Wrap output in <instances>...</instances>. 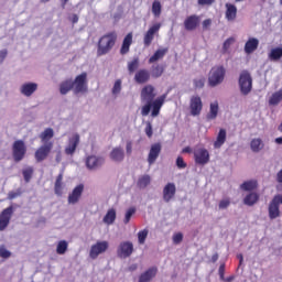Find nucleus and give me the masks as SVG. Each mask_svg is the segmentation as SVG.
Instances as JSON below:
<instances>
[{
    "label": "nucleus",
    "instance_id": "obj_1",
    "mask_svg": "<svg viewBox=\"0 0 282 282\" xmlns=\"http://www.w3.org/2000/svg\"><path fill=\"white\" fill-rule=\"evenodd\" d=\"M164 96H161L155 99V87H153L152 85H145L141 89V100L142 102H147V105L142 107L141 116H149L152 109V118H158V116H160V110L164 105Z\"/></svg>",
    "mask_w": 282,
    "mask_h": 282
},
{
    "label": "nucleus",
    "instance_id": "obj_2",
    "mask_svg": "<svg viewBox=\"0 0 282 282\" xmlns=\"http://www.w3.org/2000/svg\"><path fill=\"white\" fill-rule=\"evenodd\" d=\"M118 41V33L116 31H111L102 35L97 44V55L105 56L109 54L111 50L116 46V42Z\"/></svg>",
    "mask_w": 282,
    "mask_h": 282
},
{
    "label": "nucleus",
    "instance_id": "obj_3",
    "mask_svg": "<svg viewBox=\"0 0 282 282\" xmlns=\"http://www.w3.org/2000/svg\"><path fill=\"white\" fill-rule=\"evenodd\" d=\"M226 78V67L223 65L214 66L208 74V85L209 87H217L221 85Z\"/></svg>",
    "mask_w": 282,
    "mask_h": 282
},
{
    "label": "nucleus",
    "instance_id": "obj_4",
    "mask_svg": "<svg viewBox=\"0 0 282 282\" xmlns=\"http://www.w3.org/2000/svg\"><path fill=\"white\" fill-rule=\"evenodd\" d=\"M28 153V145H25V141L15 140L12 144V158L14 162H22L25 160V155Z\"/></svg>",
    "mask_w": 282,
    "mask_h": 282
},
{
    "label": "nucleus",
    "instance_id": "obj_5",
    "mask_svg": "<svg viewBox=\"0 0 282 282\" xmlns=\"http://www.w3.org/2000/svg\"><path fill=\"white\" fill-rule=\"evenodd\" d=\"M238 83L242 96H248L252 91V76L248 70L240 73Z\"/></svg>",
    "mask_w": 282,
    "mask_h": 282
},
{
    "label": "nucleus",
    "instance_id": "obj_6",
    "mask_svg": "<svg viewBox=\"0 0 282 282\" xmlns=\"http://www.w3.org/2000/svg\"><path fill=\"white\" fill-rule=\"evenodd\" d=\"M281 194L273 196L268 206L269 219H278L281 217Z\"/></svg>",
    "mask_w": 282,
    "mask_h": 282
},
{
    "label": "nucleus",
    "instance_id": "obj_7",
    "mask_svg": "<svg viewBox=\"0 0 282 282\" xmlns=\"http://www.w3.org/2000/svg\"><path fill=\"white\" fill-rule=\"evenodd\" d=\"M72 89L76 95L87 94V73H82L75 78V80L72 83Z\"/></svg>",
    "mask_w": 282,
    "mask_h": 282
},
{
    "label": "nucleus",
    "instance_id": "obj_8",
    "mask_svg": "<svg viewBox=\"0 0 282 282\" xmlns=\"http://www.w3.org/2000/svg\"><path fill=\"white\" fill-rule=\"evenodd\" d=\"M109 250V242L107 240L97 241L90 247L89 257L90 259H98L99 254H105Z\"/></svg>",
    "mask_w": 282,
    "mask_h": 282
},
{
    "label": "nucleus",
    "instance_id": "obj_9",
    "mask_svg": "<svg viewBox=\"0 0 282 282\" xmlns=\"http://www.w3.org/2000/svg\"><path fill=\"white\" fill-rule=\"evenodd\" d=\"M52 149H54L53 142H47L46 144L41 145L34 153L36 162H43L47 160V156L50 153H52Z\"/></svg>",
    "mask_w": 282,
    "mask_h": 282
},
{
    "label": "nucleus",
    "instance_id": "obj_10",
    "mask_svg": "<svg viewBox=\"0 0 282 282\" xmlns=\"http://www.w3.org/2000/svg\"><path fill=\"white\" fill-rule=\"evenodd\" d=\"M14 215V207L11 205L4 208L0 214V232H3L8 226H10V219Z\"/></svg>",
    "mask_w": 282,
    "mask_h": 282
},
{
    "label": "nucleus",
    "instance_id": "obj_11",
    "mask_svg": "<svg viewBox=\"0 0 282 282\" xmlns=\"http://www.w3.org/2000/svg\"><path fill=\"white\" fill-rule=\"evenodd\" d=\"M194 160L196 164L204 166L210 162V153L206 148H200L194 151Z\"/></svg>",
    "mask_w": 282,
    "mask_h": 282
},
{
    "label": "nucleus",
    "instance_id": "obj_12",
    "mask_svg": "<svg viewBox=\"0 0 282 282\" xmlns=\"http://www.w3.org/2000/svg\"><path fill=\"white\" fill-rule=\"evenodd\" d=\"M204 109V104L202 102V97L194 95L189 99V111L191 116H199Z\"/></svg>",
    "mask_w": 282,
    "mask_h": 282
},
{
    "label": "nucleus",
    "instance_id": "obj_13",
    "mask_svg": "<svg viewBox=\"0 0 282 282\" xmlns=\"http://www.w3.org/2000/svg\"><path fill=\"white\" fill-rule=\"evenodd\" d=\"M160 28H162V24L155 23L147 31V33L143 36V44L145 47H150L153 43V39H155V34L160 32Z\"/></svg>",
    "mask_w": 282,
    "mask_h": 282
},
{
    "label": "nucleus",
    "instance_id": "obj_14",
    "mask_svg": "<svg viewBox=\"0 0 282 282\" xmlns=\"http://www.w3.org/2000/svg\"><path fill=\"white\" fill-rule=\"evenodd\" d=\"M117 254L120 259H128L130 254H133V243L129 241L121 242L117 249Z\"/></svg>",
    "mask_w": 282,
    "mask_h": 282
},
{
    "label": "nucleus",
    "instance_id": "obj_15",
    "mask_svg": "<svg viewBox=\"0 0 282 282\" xmlns=\"http://www.w3.org/2000/svg\"><path fill=\"white\" fill-rule=\"evenodd\" d=\"M151 80V72L147 68H141L134 74V82L138 85H144Z\"/></svg>",
    "mask_w": 282,
    "mask_h": 282
},
{
    "label": "nucleus",
    "instance_id": "obj_16",
    "mask_svg": "<svg viewBox=\"0 0 282 282\" xmlns=\"http://www.w3.org/2000/svg\"><path fill=\"white\" fill-rule=\"evenodd\" d=\"M160 153H162V144L160 143L152 144L148 155L149 164H155V160L160 158Z\"/></svg>",
    "mask_w": 282,
    "mask_h": 282
},
{
    "label": "nucleus",
    "instance_id": "obj_17",
    "mask_svg": "<svg viewBox=\"0 0 282 282\" xmlns=\"http://www.w3.org/2000/svg\"><path fill=\"white\" fill-rule=\"evenodd\" d=\"M199 25V15H189L184 21V28L187 32H193V30H197Z\"/></svg>",
    "mask_w": 282,
    "mask_h": 282
},
{
    "label": "nucleus",
    "instance_id": "obj_18",
    "mask_svg": "<svg viewBox=\"0 0 282 282\" xmlns=\"http://www.w3.org/2000/svg\"><path fill=\"white\" fill-rule=\"evenodd\" d=\"M177 192V188L175 187L174 183H167L163 188V200L169 204L173 197H175V193Z\"/></svg>",
    "mask_w": 282,
    "mask_h": 282
},
{
    "label": "nucleus",
    "instance_id": "obj_19",
    "mask_svg": "<svg viewBox=\"0 0 282 282\" xmlns=\"http://www.w3.org/2000/svg\"><path fill=\"white\" fill-rule=\"evenodd\" d=\"M36 89H39V84L25 83L21 86L20 93L22 94V96L30 98V96H32V94H34V91H36Z\"/></svg>",
    "mask_w": 282,
    "mask_h": 282
},
{
    "label": "nucleus",
    "instance_id": "obj_20",
    "mask_svg": "<svg viewBox=\"0 0 282 282\" xmlns=\"http://www.w3.org/2000/svg\"><path fill=\"white\" fill-rule=\"evenodd\" d=\"M131 45H133V33H128L121 44L120 54L124 56V54H129V50H131Z\"/></svg>",
    "mask_w": 282,
    "mask_h": 282
},
{
    "label": "nucleus",
    "instance_id": "obj_21",
    "mask_svg": "<svg viewBox=\"0 0 282 282\" xmlns=\"http://www.w3.org/2000/svg\"><path fill=\"white\" fill-rule=\"evenodd\" d=\"M169 54V47L158 48L154 54L149 58V65H153V63H158V61H162L164 56Z\"/></svg>",
    "mask_w": 282,
    "mask_h": 282
},
{
    "label": "nucleus",
    "instance_id": "obj_22",
    "mask_svg": "<svg viewBox=\"0 0 282 282\" xmlns=\"http://www.w3.org/2000/svg\"><path fill=\"white\" fill-rule=\"evenodd\" d=\"M225 8H226L225 17L227 21H235L237 19V6L232 3H226Z\"/></svg>",
    "mask_w": 282,
    "mask_h": 282
},
{
    "label": "nucleus",
    "instance_id": "obj_23",
    "mask_svg": "<svg viewBox=\"0 0 282 282\" xmlns=\"http://www.w3.org/2000/svg\"><path fill=\"white\" fill-rule=\"evenodd\" d=\"M155 274H158V267H152L140 275L139 282H149Z\"/></svg>",
    "mask_w": 282,
    "mask_h": 282
},
{
    "label": "nucleus",
    "instance_id": "obj_24",
    "mask_svg": "<svg viewBox=\"0 0 282 282\" xmlns=\"http://www.w3.org/2000/svg\"><path fill=\"white\" fill-rule=\"evenodd\" d=\"M65 188V183H63V173H59L55 180L54 193L57 197L63 195V189Z\"/></svg>",
    "mask_w": 282,
    "mask_h": 282
},
{
    "label": "nucleus",
    "instance_id": "obj_25",
    "mask_svg": "<svg viewBox=\"0 0 282 282\" xmlns=\"http://www.w3.org/2000/svg\"><path fill=\"white\" fill-rule=\"evenodd\" d=\"M83 191H85V185H77L72 192V204H78L80 202V197H83Z\"/></svg>",
    "mask_w": 282,
    "mask_h": 282
},
{
    "label": "nucleus",
    "instance_id": "obj_26",
    "mask_svg": "<svg viewBox=\"0 0 282 282\" xmlns=\"http://www.w3.org/2000/svg\"><path fill=\"white\" fill-rule=\"evenodd\" d=\"M259 47V41L257 37L249 39L245 44V52L246 54H252Z\"/></svg>",
    "mask_w": 282,
    "mask_h": 282
},
{
    "label": "nucleus",
    "instance_id": "obj_27",
    "mask_svg": "<svg viewBox=\"0 0 282 282\" xmlns=\"http://www.w3.org/2000/svg\"><path fill=\"white\" fill-rule=\"evenodd\" d=\"M110 160L113 162H122V160H124V150H122V148H113L110 152Z\"/></svg>",
    "mask_w": 282,
    "mask_h": 282
},
{
    "label": "nucleus",
    "instance_id": "obj_28",
    "mask_svg": "<svg viewBox=\"0 0 282 282\" xmlns=\"http://www.w3.org/2000/svg\"><path fill=\"white\" fill-rule=\"evenodd\" d=\"M218 113H219V102L214 101L209 106V112L207 113L206 118L207 120H215L217 119Z\"/></svg>",
    "mask_w": 282,
    "mask_h": 282
},
{
    "label": "nucleus",
    "instance_id": "obj_29",
    "mask_svg": "<svg viewBox=\"0 0 282 282\" xmlns=\"http://www.w3.org/2000/svg\"><path fill=\"white\" fill-rule=\"evenodd\" d=\"M224 144H226V129H220L214 142V149H221Z\"/></svg>",
    "mask_w": 282,
    "mask_h": 282
},
{
    "label": "nucleus",
    "instance_id": "obj_30",
    "mask_svg": "<svg viewBox=\"0 0 282 282\" xmlns=\"http://www.w3.org/2000/svg\"><path fill=\"white\" fill-rule=\"evenodd\" d=\"M105 161L97 156H88L86 160V165L88 169H98Z\"/></svg>",
    "mask_w": 282,
    "mask_h": 282
},
{
    "label": "nucleus",
    "instance_id": "obj_31",
    "mask_svg": "<svg viewBox=\"0 0 282 282\" xmlns=\"http://www.w3.org/2000/svg\"><path fill=\"white\" fill-rule=\"evenodd\" d=\"M102 221H104V224H106L107 226L113 225L115 221H116V209H113V208L108 209V212H107L106 215L104 216Z\"/></svg>",
    "mask_w": 282,
    "mask_h": 282
},
{
    "label": "nucleus",
    "instance_id": "obj_32",
    "mask_svg": "<svg viewBox=\"0 0 282 282\" xmlns=\"http://www.w3.org/2000/svg\"><path fill=\"white\" fill-rule=\"evenodd\" d=\"M259 183L256 180L246 181L240 185L241 191H257Z\"/></svg>",
    "mask_w": 282,
    "mask_h": 282
},
{
    "label": "nucleus",
    "instance_id": "obj_33",
    "mask_svg": "<svg viewBox=\"0 0 282 282\" xmlns=\"http://www.w3.org/2000/svg\"><path fill=\"white\" fill-rule=\"evenodd\" d=\"M259 202V194L258 193H249L245 198H243V204L246 206H254Z\"/></svg>",
    "mask_w": 282,
    "mask_h": 282
},
{
    "label": "nucleus",
    "instance_id": "obj_34",
    "mask_svg": "<svg viewBox=\"0 0 282 282\" xmlns=\"http://www.w3.org/2000/svg\"><path fill=\"white\" fill-rule=\"evenodd\" d=\"M54 138V129L52 128H46L41 134L40 139L43 144H47L48 140H52Z\"/></svg>",
    "mask_w": 282,
    "mask_h": 282
},
{
    "label": "nucleus",
    "instance_id": "obj_35",
    "mask_svg": "<svg viewBox=\"0 0 282 282\" xmlns=\"http://www.w3.org/2000/svg\"><path fill=\"white\" fill-rule=\"evenodd\" d=\"M162 74H164V66H162L160 64L152 65L151 74H150V76H152V78H160L162 76Z\"/></svg>",
    "mask_w": 282,
    "mask_h": 282
},
{
    "label": "nucleus",
    "instance_id": "obj_36",
    "mask_svg": "<svg viewBox=\"0 0 282 282\" xmlns=\"http://www.w3.org/2000/svg\"><path fill=\"white\" fill-rule=\"evenodd\" d=\"M152 14L156 19H160V17H162V2H160V0H154L152 2Z\"/></svg>",
    "mask_w": 282,
    "mask_h": 282
},
{
    "label": "nucleus",
    "instance_id": "obj_37",
    "mask_svg": "<svg viewBox=\"0 0 282 282\" xmlns=\"http://www.w3.org/2000/svg\"><path fill=\"white\" fill-rule=\"evenodd\" d=\"M250 147H251V151H253V153H259V151H261L264 147L263 144V140L261 139H252L250 142Z\"/></svg>",
    "mask_w": 282,
    "mask_h": 282
},
{
    "label": "nucleus",
    "instance_id": "obj_38",
    "mask_svg": "<svg viewBox=\"0 0 282 282\" xmlns=\"http://www.w3.org/2000/svg\"><path fill=\"white\" fill-rule=\"evenodd\" d=\"M281 101H282V88L272 94V96L269 99V105L276 107V105H279V102Z\"/></svg>",
    "mask_w": 282,
    "mask_h": 282
},
{
    "label": "nucleus",
    "instance_id": "obj_39",
    "mask_svg": "<svg viewBox=\"0 0 282 282\" xmlns=\"http://www.w3.org/2000/svg\"><path fill=\"white\" fill-rule=\"evenodd\" d=\"M282 58V46L281 47H274L269 53V59L270 61H281Z\"/></svg>",
    "mask_w": 282,
    "mask_h": 282
},
{
    "label": "nucleus",
    "instance_id": "obj_40",
    "mask_svg": "<svg viewBox=\"0 0 282 282\" xmlns=\"http://www.w3.org/2000/svg\"><path fill=\"white\" fill-rule=\"evenodd\" d=\"M149 184H151V176L143 175V176L139 177L137 186L139 188H147L149 186Z\"/></svg>",
    "mask_w": 282,
    "mask_h": 282
},
{
    "label": "nucleus",
    "instance_id": "obj_41",
    "mask_svg": "<svg viewBox=\"0 0 282 282\" xmlns=\"http://www.w3.org/2000/svg\"><path fill=\"white\" fill-rule=\"evenodd\" d=\"M22 175H23L24 182L29 184V182L32 180V175H34V167L29 166L22 170Z\"/></svg>",
    "mask_w": 282,
    "mask_h": 282
},
{
    "label": "nucleus",
    "instance_id": "obj_42",
    "mask_svg": "<svg viewBox=\"0 0 282 282\" xmlns=\"http://www.w3.org/2000/svg\"><path fill=\"white\" fill-rule=\"evenodd\" d=\"M140 67V58L134 57L131 62L128 63L129 74H133Z\"/></svg>",
    "mask_w": 282,
    "mask_h": 282
},
{
    "label": "nucleus",
    "instance_id": "obj_43",
    "mask_svg": "<svg viewBox=\"0 0 282 282\" xmlns=\"http://www.w3.org/2000/svg\"><path fill=\"white\" fill-rule=\"evenodd\" d=\"M59 91L63 95L67 94L68 91H72V80H66L62 83L59 86Z\"/></svg>",
    "mask_w": 282,
    "mask_h": 282
},
{
    "label": "nucleus",
    "instance_id": "obj_44",
    "mask_svg": "<svg viewBox=\"0 0 282 282\" xmlns=\"http://www.w3.org/2000/svg\"><path fill=\"white\" fill-rule=\"evenodd\" d=\"M57 254H65L67 252V241L61 240L56 248Z\"/></svg>",
    "mask_w": 282,
    "mask_h": 282
},
{
    "label": "nucleus",
    "instance_id": "obj_45",
    "mask_svg": "<svg viewBox=\"0 0 282 282\" xmlns=\"http://www.w3.org/2000/svg\"><path fill=\"white\" fill-rule=\"evenodd\" d=\"M147 237H149V229H143L138 232V241L141 246L147 241Z\"/></svg>",
    "mask_w": 282,
    "mask_h": 282
},
{
    "label": "nucleus",
    "instance_id": "obj_46",
    "mask_svg": "<svg viewBox=\"0 0 282 282\" xmlns=\"http://www.w3.org/2000/svg\"><path fill=\"white\" fill-rule=\"evenodd\" d=\"M133 215H135V207H130L126 213L123 224H129V221H131V217H133Z\"/></svg>",
    "mask_w": 282,
    "mask_h": 282
},
{
    "label": "nucleus",
    "instance_id": "obj_47",
    "mask_svg": "<svg viewBox=\"0 0 282 282\" xmlns=\"http://www.w3.org/2000/svg\"><path fill=\"white\" fill-rule=\"evenodd\" d=\"M120 91H122V80L117 79L112 87V94L116 96V95L120 94Z\"/></svg>",
    "mask_w": 282,
    "mask_h": 282
},
{
    "label": "nucleus",
    "instance_id": "obj_48",
    "mask_svg": "<svg viewBox=\"0 0 282 282\" xmlns=\"http://www.w3.org/2000/svg\"><path fill=\"white\" fill-rule=\"evenodd\" d=\"M204 85H206V78L200 77L198 79H194L195 89H204Z\"/></svg>",
    "mask_w": 282,
    "mask_h": 282
},
{
    "label": "nucleus",
    "instance_id": "obj_49",
    "mask_svg": "<svg viewBox=\"0 0 282 282\" xmlns=\"http://www.w3.org/2000/svg\"><path fill=\"white\" fill-rule=\"evenodd\" d=\"M0 257L1 259H10V257H12V252L8 251V249H6V246H0Z\"/></svg>",
    "mask_w": 282,
    "mask_h": 282
},
{
    "label": "nucleus",
    "instance_id": "obj_50",
    "mask_svg": "<svg viewBox=\"0 0 282 282\" xmlns=\"http://www.w3.org/2000/svg\"><path fill=\"white\" fill-rule=\"evenodd\" d=\"M173 243L175 246L180 245L181 241H184V235L182 232H176L172 237Z\"/></svg>",
    "mask_w": 282,
    "mask_h": 282
},
{
    "label": "nucleus",
    "instance_id": "obj_51",
    "mask_svg": "<svg viewBox=\"0 0 282 282\" xmlns=\"http://www.w3.org/2000/svg\"><path fill=\"white\" fill-rule=\"evenodd\" d=\"M228 206H230V198L221 199L218 204L219 210H226V208H228Z\"/></svg>",
    "mask_w": 282,
    "mask_h": 282
},
{
    "label": "nucleus",
    "instance_id": "obj_52",
    "mask_svg": "<svg viewBox=\"0 0 282 282\" xmlns=\"http://www.w3.org/2000/svg\"><path fill=\"white\" fill-rule=\"evenodd\" d=\"M78 144H80V135L74 134L73 135V144H72V153H74V151H76V147H78Z\"/></svg>",
    "mask_w": 282,
    "mask_h": 282
},
{
    "label": "nucleus",
    "instance_id": "obj_53",
    "mask_svg": "<svg viewBox=\"0 0 282 282\" xmlns=\"http://www.w3.org/2000/svg\"><path fill=\"white\" fill-rule=\"evenodd\" d=\"M232 43H235V37H229L227 39L224 44H223V50L224 52H228V50H230V45H232Z\"/></svg>",
    "mask_w": 282,
    "mask_h": 282
},
{
    "label": "nucleus",
    "instance_id": "obj_54",
    "mask_svg": "<svg viewBox=\"0 0 282 282\" xmlns=\"http://www.w3.org/2000/svg\"><path fill=\"white\" fill-rule=\"evenodd\" d=\"M144 131L148 138H153V126L151 124L150 121L147 122Z\"/></svg>",
    "mask_w": 282,
    "mask_h": 282
},
{
    "label": "nucleus",
    "instance_id": "obj_55",
    "mask_svg": "<svg viewBox=\"0 0 282 282\" xmlns=\"http://www.w3.org/2000/svg\"><path fill=\"white\" fill-rule=\"evenodd\" d=\"M22 192L21 189H18L17 192L11 191L8 193V199H17V197H21Z\"/></svg>",
    "mask_w": 282,
    "mask_h": 282
},
{
    "label": "nucleus",
    "instance_id": "obj_56",
    "mask_svg": "<svg viewBox=\"0 0 282 282\" xmlns=\"http://www.w3.org/2000/svg\"><path fill=\"white\" fill-rule=\"evenodd\" d=\"M218 274L220 276V281H226L225 274H226V264H220L218 269Z\"/></svg>",
    "mask_w": 282,
    "mask_h": 282
},
{
    "label": "nucleus",
    "instance_id": "obj_57",
    "mask_svg": "<svg viewBox=\"0 0 282 282\" xmlns=\"http://www.w3.org/2000/svg\"><path fill=\"white\" fill-rule=\"evenodd\" d=\"M176 166H177V169H186L187 164H186V162H184V158L177 156Z\"/></svg>",
    "mask_w": 282,
    "mask_h": 282
},
{
    "label": "nucleus",
    "instance_id": "obj_58",
    "mask_svg": "<svg viewBox=\"0 0 282 282\" xmlns=\"http://www.w3.org/2000/svg\"><path fill=\"white\" fill-rule=\"evenodd\" d=\"M203 30H210V26L213 25V20L212 19H206L202 23Z\"/></svg>",
    "mask_w": 282,
    "mask_h": 282
},
{
    "label": "nucleus",
    "instance_id": "obj_59",
    "mask_svg": "<svg viewBox=\"0 0 282 282\" xmlns=\"http://www.w3.org/2000/svg\"><path fill=\"white\" fill-rule=\"evenodd\" d=\"M126 151L128 155H131V153L133 152V143L131 141H128L126 144Z\"/></svg>",
    "mask_w": 282,
    "mask_h": 282
},
{
    "label": "nucleus",
    "instance_id": "obj_60",
    "mask_svg": "<svg viewBox=\"0 0 282 282\" xmlns=\"http://www.w3.org/2000/svg\"><path fill=\"white\" fill-rule=\"evenodd\" d=\"M198 6H213L215 3V0H198Z\"/></svg>",
    "mask_w": 282,
    "mask_h": 282
},
{
    "label": "nucleus",
    "instance_id": "obj_61",
    "mask_svg": "<svg viewBox=\"0 0 282 282\" xmlns=\"http://www.w3.org/2000/svg\"><path fill=\"white\" fill-rule=\"evenodd\" d=\"M8 57V50L0 51V64Z\"/></svg>",
    "mask_w": 282,
    "mask_h": 282
},
{
    "label": "nucleus",
    "instance_id": "obj_62",
    "mask_svg": "<svg viewBox=\"0 0 282 282\" xmlns=\"http://www.w3.org/2000/svg\"><path fill=\"white\" fill-rule=\"evenodd\" d=\"M276 182L279 183V184H282V169L278 172V174H276Z\"/></svg>",
    "mask_w": 282,
    "mask_h": 282
},
{
    "label": "nucleus",
    "instance_id": "obj_63",
    "mask_svg": "<svg viewBox=\"0 0 282 282\" xmlns=\"http://www.w3.org/2000/svg\"><path fill=\"white\" fill-rule=\"evenodd\" d=\"M193 150L191 149V147H185L183 150H182V153H192Z\"/></svg>",
    "mask_w": 282,
    "mask_h": 282
},
{
    "label": "nucleus",
    "instance_id": "obj_64",
    "mask_svg": "<svg viewBox=\"0 0 282 282\" xmlns=\"http://www.w3.org/2000/svg\"><path fill=\"white\" fill-rule=\"evenodd\" d=\"M275 144H282V137L275 138Z\"/></svg>",
    "mask_w": 282,
    "mask_h": 282
}]
</instances>
